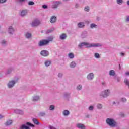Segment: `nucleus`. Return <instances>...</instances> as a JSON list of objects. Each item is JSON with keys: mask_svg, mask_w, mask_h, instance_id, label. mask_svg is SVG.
Returning <instances> with one entry per match:
<instances>
[{"mask_svg": "<svg viewBox=\"0 0 129 129\" xmlns=\"http://www.w3.org/2000/svg\"><path fill=\"white\" fill-rule=\"evenodd\" d=\"M83 46H85V48H96L97 47H102V44L99 43L90 44L88 42H81L78 45L79 49H82Z\"/></svg>", "mask_w": 129, "mask_h": 129, "instance_id": "1", "label": "nucleus"}, {"mask_svg": "<svg viewBox=\"0 0 129 129\" xmlns=\"http://www.w3.org/2000/svg\"><path fill=\"white\" fill-rule=\"evenodd\" d=\"M106 122L109 126L111 127H115L117 125L116 121L113 118H108L106 120Z\"/></svg>", "mask_w": 129, "mask_h": 129, "instance_id": "2", "label": "nucleus"}, {"mask_svg": "<svg viewBox=\"0 0 129 129\" xmlns=\"http://www.w3.org/2000/svg\"><path fill=\"white\" fill-rule=\"evenodd\" d=\"M109 94H110V90L107 89L100 93L99 96L100 98H106L109 96Z\"/></svg>", "mask_w": 129, "mask_h": 129, "instance_id": "3", "label": "nucleus"}, {"mask_svg": "<svg viewBox=\"0 0 129 129\" xmlns=\"http://www.w3.org/2000/svg\"><path fill=\"white\" fill-rule=\"evenodd\" d=\"M29 126H31V127H35V125L30 122H27L26 125L25 124L22 125L20 126V129H31V127H30Z\"/></svg>", "mask_w": 129, "mask_h": 129, "instance_id": "4", "label": "nucleus"}, {"mask_svg": "<svg viewBox=\"0 0 129 129\" xmlns=\"http://www.w3.org/2000/svg\"><path fill=\"white\" fill-rule=\"evenodd\" d=\"M17 83V81L15 80L9 81L7 84V87L8 88H13L15 86V85Z\"/></svg>", "mask_w": 129, "mask_h": 129, "instance_id": "5", "label": "nucleus"}, {"mask_svg": "<svg viewBox=\"0 0 129 129\" xmlns=\"http://www.w3.org/2000/svg\"><path fill=\"white\" fill-rule=\"evenodd\" d=\"M48 44H49V41L48 40H43L38 42V46L39 47H43V46H46Z\"/></svg>", "mask_w": 129, "mask_h": 129, "instance_id": "6", "label": "nucleus"}, {"mask_svg": "<svg viewBox=\"0 0 129 129\" xmlns=\"http://www.w3.org/2000/svg\"><path fill=\"white\" fill-rule=\"evenodd\" d=\"M41 24V22L38 19H35L31 24L32 27H37Z\"/></svg>", "mask_w": 129, "mask_h": 129, "instance_id": "7", "label": "nucleus"}, {"mask_svg": "<svg viewBox=\"0 0 129 129\" xmlns=\"http://www.w3.org/2000/svg\"><path fill=\"white\" fill-rule=\"evenodd\" d=\"M59 5H62V2L59 1H54L53 3L52 8L57 9V8L59 7Z\"/></svg>", "mask_w": 129, "mask_h": 129, "instance_id": "8", "label": "nucleus"}, {"mask_svg": "<svg viewBox=\"0 0 129 129\" xmlns=\"http://www.w3.org/2000/svg\"><path fill=\"white\" fill-rule=\"evenodd\" d=\"M94 78V74L92 73H89L87 76V79L90 81H92Z\"/></svg>", "mask_w": 129, "mask_h": 129, "instance_id": "9", "label": "nucleus"}, {"mask_svg": "<svg viewBox=\"0 0 129 129\" xmlns=\"http://www.w3.org/2000/svg\"><path fill=\"white\" fill-rule=\"evenodd\" d=\"M40 55L43 57H48V56H49V51L47 50H42L40 52Z\"/></svg>", "mask_w": 129, "mask_h": 129, "instance_id": "10", "label": "nucleus"}, {"mask_svg": "<svg viewBox=\"0 0 129 129\" xmlns=\"http://www.w3.org/2000/svg\"><path fill=\"white\" fill-rule=\"evenodd\" d=\"M88 36V33H87V31H84L81 34V38L82 39H85V38H87Z\"/></svg>", "mask_w": 129, "mask_h": 129, "instance_id": "11", "label": "nucleus"}, {"mask_svg": "<svg viewBox=\"0 0 129 129\" xmlns=\"http://www.w3.org/2000/svg\"><path fill=\"white\" fill-rule=\"evenodd\" d=\"M15 32V29L13 27V26H9L8 28V33L10 35H13L14 32Z\"/></svg>", "mask_w": 129, "mask_h": 129, "instance_id": "12", "label": "nucleus"}, {"mask_svg": "<svg viewBox=\"0 0 129 129\" xmlns=\"http://www.w3.org/2000/svg\"><path fill=\"white\" fill-rule=\"evenodd\" d=\"M28 12H29V11L27 9L22 10L21 12V17H25V16H27V14H28Z\"/></svg>", "mask_w": 129, "mask_h": 129, "instance_id": "13", "label": "nucleus"}, {"mask_svg": "<svg viewBox=\"0 0 129 129\" xmlns=\"http://www.w3.org/2000/svg\"><path fill=\"white\" fill-rule=\"evenodd\" d=\"M14 112L15 113H16L17 114H20V115H23V114H24V111L20 109L14 110Z\"/></svg>", "mask_w": 129, "mask_h": 129, "instance_id": "14", "label": "nucleus"}, {"mask_svg": "<svg viewBox=\"0 0 129 129\" xmlns=\"http://www.w3.org/2000/svg\"><path fill=\"white\" fill-rule=\"evenodd\" d=\"M56 21H57V17H56V16H52L50 18V22L51 24H54V23H56Z\"/></svg>", "mask_w": 129, "mask_h": 129, "instance_id": "15", "label": "nucleus"}, {"mask_svg": "<svg viewBox=\"0 0 129 129\" xmlns=\"http://www.w3.org/2000/svg\"><path fill=\"white\" fill-rule=\"evenodd\" d=\"M78 28H79L80 29H81L82 28H84L85 25L84 24V22H80L77 24Z\"/></svg>", "mask_w": 129, "mask_h": 129, "instance_id": "16", "label": "nucleus"}, {"mask_svg": "<svg viewBox=\"0 0 129 129\" xmlns=\"http://www.w3.org/2000/svg\"><path fill=\"white\" fill-rule=\"evenodd\" d=\"M67 38L66 33H62L59 36L60 40H65Z\"/></svg>", "mask_w": 129, "mask_h": 129, "instance_id": "17", "label": "nucleus"}, {"mask_svg": "<svg viewBox=\"0 0 129 129\" xmlns=\"http://www.w3.org/2000/svg\"><path fill=\"white\" fill-rule=\"evenodd\" d=\"M76 127H78V128L85 129V126H84L83 124H81V123L77 124Z\"/></svg>", "mask_w": 129, "mask_h": 129, "instance_id": "18", "label": "nucleus"}, {"mask_svg": "<svg viewBox=\"0 0 129 129\" xmlns=\"http://www.w3.org/2000/svg\"><path fill=\"white\" fill-rule=\"evenodd\" d=\"M25 36L26 39H31V38H32V33L30 32H26L25 34Z\"/></svg>", "mask_w": 129, "mask_h": 129, "instance_id": "19", "label": "nucleus"}, {"mask_svg": "<svg viewBox=\"0 0 129 129\" xmlns=\"http://www.w3.org/2000/svg\"><path fill=\"white\" fill-rule=\"evenodd\" d=\"M13 123V120H8L5 123V125L6 126H9V125H11Z\"/></svg>", "mask_w": 129, "mask_h": 129, "instance_id": "20", "label": "nucleus"}, {"mask_svg": "<svg viewBox=\"0 0 129 129\" xmlns=\"http://www.w3.org/2000/svg\"><path fill=\"white\" fill-rule=\"evenodd\" d=\"M44 65L46 67H49L51 65V61L50 60H45L44 61Z\"/></svg>", "mask_w": 129, "mask_h": 129, "instance_id": "21", "label": "nucleus"}, {"mask_svg": "<svg viewBox=\"0 0 129 129\" xmlns=\"http://www.w3.org/2000/svg\"><path fill=\"white\" fill-rule=\"evenodd\" d=\"M109 75L110 76H114L115 75V71L113 70H111L109 72Z\"/></svg>", "mask_w": 129, "mask_h": 129, "instance_id": "22", "label": "nucleus"}, {"mask_svg": "<svg viewBox=\"0 0 129 129\" xmlns=\"http://www.w3.org/2000/svg\"><path fill=\"white\" fill-rule=\"evenodd\" d=\"M76 66V63L75 61H72L70 64V68H75Z\"/></svg>", "mask_w": 129, "mask_h": 129, "instance_id": "23", "label": "nucleus"}, {"mask_svg": "<svg viewBox=\"0 0 129 129\" xmlns=\"http://www.w3.org/2000/svg\"><path fill=\"white\" fill-rule=\"evenodd\" d=\"M14 70V68H10V69H9L6 72V74L7 75L10 74V73H12V72H13V71Z\"/></svg>", "mask_w": 129, "mask_h": 129, "instance_id": "24", "label": "nucleus"}, {"mask_svg": "<svg viewBox=\"0 0 129 129\" xmlns=\"http://www.w3.org/2000/svg\"><path fill=\"white\" fill-rule=\"evenodd\" d=\"M32 121L33 122V123H34L35 124H36V125H39V124H40V122H39V121H38V120L36 118H33L32 119Z\"/></svg>", "mask_w": 129, "mask_h": 129, "instance_id": "25", "label": "nucleus"}, {"mask_svg": "<svg viewBox=\"0 0 129 129\" xmlns=\"http://www.w3.org/2000/svg\"><path fill=\"white\" fill-rule=\"evenodd\" d=\"M63 115L64 116H67V115H69L70 114V112L69 111L67 110H64L63 112H62Z\"/></svg>", "mask_w": 129, "mask_h": 129, "instance_id": "26", "label": "nucleus"}, {"mask_svg": "<svg viewBox=\"0 0 129 129\" xmlns=\"http://www.w3.org/2000/svg\"><path fill=\"white\" fill-rule=\"evenodd\" d=\"M32 99H33V101H38V100H39V99H40V97H39L38 96H35L33 97Z\"/></svg>", "mask_w": 129, "mask_h": 129, "instance_id": "27", "label": "nucleus"}, {"mask_svg": "<svg viewBox=\"0 0 129 129\" xmlns=\"http://www.w3.org/2000/svg\"><path fill=\"white\" fill-rule=\"evenodd\" d=\"M68 57L70 59H73V58H74V54L73 53H69L68 54Z\"/></svg>", "mask_w": 129, "mask_h": 129, "instance_id": "28", "label": "nucleus"}, {"mask_svg": "<svg viewBox=\"0 0 129 129\" xmlns=\"http://www.w3.org/2000/svg\"><path fill=\"white\" fill-rule=\"evenodd\" d=\"M90 28H91V29H96V28H97V25H96V24H94V23H92L90 25Z\"/></svg>", "mask_w": 129, "mask_h": 129, "instance_id": "29", "label": "nucleus"}, {"mask_svg": "<svg viewBox=\"0 0 129 129\" xmlns=\"http://www.w3.org/2000/svg\"><path fill=\"white\" fill-rule=\"evenodd\" d=\"M38 115L41 117L45 116V115H46V113L45 112H40Z\"/></svg>", "mask_w": 129, "mask_h": 129, "instance_id": "30", "label": "nucleus"}, {"mask_svg": "<svg viewBox=\"0 0 129 129\" xmlns=\"http://www.w3.org/2000/svg\"><path fill=\"white\" fill-rule=\"evenodd\" d=\"M94 57L97 59H99V58H100V55L98 53H95L94 54Z\"/></svg>", "mask_w": 129, "mask_h": 129, "instance_id": "31", "label": "nucleus"}, {"mask_svg": "<svg viewBox=\"0 0 129 129\" xmlns=\"http://www.w3.org/2000/svg\"><path fill=\"white\" fill-rule=\"evenodd\" d=\"M1 44L2 46H7V41L3 40L1 41Z\"/></svg>", "mask_w": 129, "mask_h": 129, "instance_id": "32", "label": "nucleus"}, {"mask_svg": "<svg viewBox=\"0 0 129 129\" xmlns=\"http://www.w3.org/2000/svg\"><path fill=\"white\" fill-rule=\"evenodd\" d=\"M116 3L118 5H122L123 3V0H117Z\"/></svg>", "mask_w": 129, "mask_h": 129, "instance_id": "33", "label": "nucleus"}, {"mask_svg": "<svg viewBox=\"0 0 129 129\" xmlns=\"http://www.w3.org/2000/svg\"><path fill=\"white\" fill-rule=\"evenodd\" d=\"M89 11H90V8L89 6L85 7L84 11L85 12H88Z\"/></svg>", "mask_w": 129, "mask_h": 129, "instance_id": "34", "label": "nucleus"}, {"mask_svg": "<svg viewBox=\"0 0 129 129\" xmlns=\"http://www.w3.org/2000/svg\"><path fill=\"white\" fill-rule=\"evenodd\" d=\"M97 107L98 109H102V107H103L102 104H98L97 105Z\"/></svg>", "mask_w": 129, "mask_h": 129, "instance_id": "35", "label": "nucleus"}, {"mask_svg": "<svg viewBox=\"0 0 129 129\" xmlns=\"http://www.w3.org/2000/svg\"><path fill=\"white\" fill-rule=\"evenodd\" d=\"M49 109L50 110H51V111L55 110V106H54L53 105H50Z\"/></svg>", "mask_w": 129, "mask_h": 129, "instance_id": "36", "label": "nucleus"}, {"mask_svg": "<svg viewBox=\"0 0 129 129\" xmlns=\"http://www.w3.org/2000/svg\"><path fill=\"white\" fill-rule=\"evenodd\" d=\"M77 90L79 91V90H81V89H82V85H78L77 86Z\"/></svg>", "mask_w": 129, "mask_h": 129, "instance_id": "37", "label": "nucleus"}, {"mask_svg": "<svg viewBox=\"0 0 129 129\" xmlns=\"http://www.w3.org/2000/svg\"><path fill=\"white\" fill-rule=\"evenodd\" d=\"M94 109V106H90L88 108V110L91 111V110H93Z\"/></svg>", "mask_w": 129, "mask_h": 129, "instance_id": "38", "label": "nucleus"}, {"mask_svg": "<svg viewBox=\"0 0 129 129\" xmlns=\"http://www.w3.org/2000/svg\"><path fill=\"white\" fill-rule=\"evenodd\" d=\"M29 6H33V5H35V3L33 1H29L28 2Z\"/></svg>", "mask_w": 129, "mask_h": 129, "instance_id": "39", "label": "nucleus"}, {"mask_svg": "<svg viewBox=\"0 0 129 129\" xmlns=\"http://www.w3.org/2000/svg\"><path fill=\"white\" fill-rule=\"evenodd\" d=\"M124 82H125V84L126 85H127V86H129V81H128V80L125 79L124 80Z\"/></svg>", "mask_w": 129, "mask_h": 129, "instance_id": "40", "label": "nucleus"}, {"mask_svg": "<svg viewBox=\"0 0 129 129\" xmlns=\"http://www.w3.org/2000/svg\"><path fill=\"white\" fill-rule=\"evenodd\" d=\"M53 29H49L47 31H46V34H49L50 33H52V32H53Z\"/></svg>", "mask_w": 129, "mask_h": 129, "instance_id": "41", "label": "nucleus"}, {"mask_svg": "<svg viewBox=\"0 0 129 129\" xmlns=\"http://www.w3.org/2000/svg\"><path fill=\"white\" fill-rule=\"evenodd\" d=\"M47 41H49V43H50V42L53 41V37H51V36H50V37H49L48 38Z\"/></svg>", "mask_w": 129, "mask_h": 129, "instance_id": "42", "label": "nucleus"}, {"mask_svg": "<svg viewBox=\"0 0 129 129\" xmlns=\"http://www.w3.org/2000/svg\"><path fill=\"white\" fill-rule=\"evenodd\" d=\"M80 6V5L79 4V3H76L75 4V8L76 9H78V8H79Z\"/></svg>", "mask_w": 129, "mask_h": 129, "instance_id": "43", "label": "nucleus"}, {"mask_svg": "<svg viewBox=\"0 0 129 129\" xmlns=\"http://www.w3.org/2000/svg\"><path fill=\"white\" fill-rule=\"evenodd\" d=\"M58 76L59 78H62V77H63V73H59L58 74Z\"/></svg>", "mask_w": 129, "mask_h": 129, "instance_id": "44", "label": "nucleus"}, {"mask_svg": "<svg viewBox=\"0 0 129 129\" xmlns=\"http://www.w3.org/2000/svg\"><path fill=\"white\" fill-rule=\"evenodd\" d=\"M65 97H69L70 96V93H66L64 94Z\"/></svg>", "mask_w": 129, "mask_h": 129, "instance_id": "45", "label": "nucleus"}, {"mask_svg": "<svg viewBox=\"0 0 129 129\" xmlns=\"http://www.w3.org/2000/svg\"><path fill=\"white\" fill-rule=\"evenodd\" d=\"M43 9H48V6L47 5H43L42 6Z\"/></svg>", "mask_w": 129, "mask_h": 129, "instance_id": "46", "label": "nucleus"}, {"mask_svg": "<svg viewBox=\"0 0 129 129\" xmlns=\"http://www.w3.org/2000/svg\"><path fill=\"white\" fill-rule=\"evenodd\" d=\"M121 100L122 102H126V99L125 98H122Z\"/></svg>", "mask_w": 129, "mask_h": 129, "instance_id": "47", "label": "nucleus"}, {"mask_svg": "<svg viewBox=\"0 0 129 129\" xmlns=\"http://www.w3.org/2000/svg\"><path fill=\"white\" fill-rule=\"evenodd\" d=\"M7 2V0H0V4H4V3H6Z\"/></svg>", "mask_w": 129, "mask_h": 129, "instance_id": "48", "label": "nucleus"}, {"mask_svg": "<svg viewBox=\"0 0 129 129\" xmlns=\"http://www.w3.org/2000/svg\"><path fill=\"white\" fill-rule=\"evenodd\" d=\"M116 80L118 82H120V78H119V77H117L116 78Z\"/></svg>", "mask_w": 129, "mask_h": 129, "instance_id": "49", "label": "nucleus"}, {"mask_svg": "<svg viewBox=\"0 0 129 129\" xmlns=\"http://www.w3.org/2000/svg\"><path fill=\"white\" fill-rule=\"evenodd\" d=\"M86 24H90V21H85Z\"/></svg>", "mask_w": 129, "mask_h": 129, "instance_id": "50", "label": "nucleus"}, {"mask_svg": "<svg viewBox=\"0 0 129 129\" xmlns=\"http://www.w3.org/2000/svg\"><path fill=\"white\" fill-rule=\"evenodd\" d=\"M126 22H129V16L126 17Z\"/></svg>", "mask_w": 129, "mask_h": 129, "instance_id": "51", "label": "nucleus"}, {"mask_svg": "<svg viewBox=\"0 0 129 129\" xmlns=\"http://www.w3.org/2000/svg\"><path fill=\"white\" fill-rule=\"evenodd\" d=\"M4 117H5V116L3 115H0V119H1V118H4Z\"/></svg>", "mask_w": 129, "mask_h": 129, "instance_id": "52", "label": "nucleus"}, {"mask_svg": "<svg viewBox=\"0 0 129 129\" xmlns=\"http://www.w3.org/2000/svg\"><path fill=\"white\" fill-rule=\"evenodd\" d=\"M120 55H121V56H124V53L121 52V53H120Z\"/></svg>", "mask_w": 129, "mask_h": 129, "instance_id": "53", "label": "nucleus"}, {"mask_svg": "<svg viewBox=\"0 0 129 129\" xmlns=\"http://www.w3.org/2000/svg\"><path fill=\"white\" fill-rule=\"evenodd\" d=\"M126 75H129V72H126L125 73Z\"/></svg>", "mask_w": 129, "mask_h": 129, "instance_id": "54", "label": "nucleus"}, {"mask_svg": "<svg viewBox=\"0 0 129 129\" xmlns=\"http://www.w3.org/2000/svg\"><path fill=\"white\" fill-rule=\"evenodd\" d=\"M17 1H18V2H25V1H26V0H17Z\"/></svg>", "mask_w": 129, "mask_h": 129, "instance_id": "55", "label": "nucleus"}, {"mask_svg": "<svg viewBox=\"0 0 129 129\" xmlns=\"http://www.w3.org/2000/svg\"><path fill=\"white\" fill-rule=\"evenodd\" d=\"M86 118H89V115H86Z\"/></svg>", "mask_w": 129, "mask_h": 129, "instance_id": "56", "label": "nucleus"}, {"mask_svg": "<svg viewBox=\"0 0 129 129\" xmlns=\"http://www.w3.org/2000/svg\"><path fill=\"white\" fill-rule=\"evenodd\" d=\"M127 6H129V0L127 1Z\"/></svg>", "mask_w": 129, "mask_h": 129, "instance_id": "57", "label": "nucleus"}, {"mask_svg": "<svg viewBox=\"0 0 129 129\" xmlns=\"http://www.w3.org/2000/svg\"><path fill=\"white\" fill-rule=\"evenodd\" d=\"M113 105H114L115 104V102H113V103H112Z\"/></svg>", "mask_w": 129, "mask_h": 129, "instance_id": "58", "label": "nucleus"}, {"mask_svg": "<svg viewBox=\"0 0 129 129\" xmlns=\"http://www.w3.org/2000/svg\"><path fill=\"white\" fill-rule=\"evenodd\" d=\"M119 68L120 69V64H119Z\"/></svg>", "mask_w": 129, "mask_h": 129, "instance_id": "59", "label": "nucleus"}, {"mask_svg": "<svg viewBox=\"0 0 129 129\" xmlns=\"http://www.w3.org/2000/svg\"><path fill=\"white\" fill-rule=\"evenodd\" d=\"M65 2H67V1H69V0H64Z\"/></svg>", "mask_w": 129, "mask_h": 129, "instance_id": "60", "label": "nucleus"}]
</instances>
